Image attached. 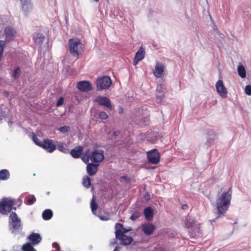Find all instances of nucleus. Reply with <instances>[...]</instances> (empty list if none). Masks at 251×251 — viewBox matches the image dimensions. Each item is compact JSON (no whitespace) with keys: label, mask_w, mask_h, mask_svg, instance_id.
I'll return each mask as SVG.
<instances>
[{"label":"nucleus","mask_w":251,"mask_h":251,"mask_svg":"<svg viewBox=\"0 0 251 251\" xmlns=\"http://www.w3.org/2000/svg\"><path fill=\"white\" fill-rule=\"evenodd\" d=\"M82 160L84 162L87 163L89 161V157H87L86 158H85V157H83L82 158Z\"/></svg>","instance_id":"obj_49"},{"label":"nucleus","mask_w":251,"mask_h":251,"mask_svg":"<svg viewBox=\"0 0 251 251\" xmlns=\"http://www.w3.org/2000/svg\"><path fill=\"white\" fill-rule=\"evenodd\" d=\"M53 215L52 211L50 209H46L42 213V218L45 220H49L51 218Z\"/></svg>","instance_id":"obj_27"},{"label":"nucleus","mask_w":251,"mask_h":251,"mask_svg":"<svg viewBox=\"0 0 251 251\" xmlns=\"http://www.w3.org/2000/svg\"><path fill=\"white\" fill-rule=\"evenodd\" d=\"M165 68L164 65L161 62H157L153 70V74L156 77H161L163 75Z\"/></svg>","instance_id":"obj_14"},{"label":"nucleus","mask_w":251,"mask_h":251,"mask_svg":"<svg viewBox=\"0 0 251 251\" xmlns=\"http://www.w3.org/2000/svg\"><path fill=\"white\" fill-rule=\"evenodd\" d=\"M33 9V6L31 2L22 5V10L25 15H28Z\"/></svg>","instance_id":"obj_23"},{"label":"nucleus","mask_w":251,"mask_h":251,"mask_svg":"<svg viewBox=\"0 0 251 251\" xmlns=\"http://www.w3.org/2000/svg\"><path fill=\"white\" fill-rule=\"evenodd\" d=\"M231 188L220 195L216 200V208L219 215L225 213L230 203L231 198Z\"/></svg>","instance_id":"obj_1"},{"label":"nucleus","mask_w":251,"mask_h":251,"mask_svg":"<svg viewBox=\"0 0 251 251\" xmlns=\"http://www.w3.org/2000/svg\"><path fill=\"white\" fill-rule=\"evenodd\" d=\"M82 45L79 40L71 39L69 41V46L70 53L75 57H78L79 52L82 49Z\"/></svg>","instance_id":"obj_4"},{"label":"nucleus","mask_w":251,"mask_h":251,"mask_svg":"<svg viewBox=\"0 0 251 251\" xmlns=\"http://www.w3.org/2000/svg\"><path fill=\"white\" fill-rule=\"evenodd\" d=\"M120 233H121L120 231L115 232L116 239L121 241V244L126 246L131 244L133 241L131 237L126 235H121Z\"/></svg>","instance_id":"obj_10"},{"label":"nucleus","mask_w":251,"mask_h":251,"mask_svg":"<svg viewBox=\"0 0 251 251\" xmlns=\"http://www.w3.org/2000/svg\"><path fill=\"white\" fill-rule=\"evenodd\" d=\"M145 55V49L141 47L136 52L134 60V65H136L138 62L144 59Z\"/></svg>","instance_id":"obj_16"},{"label":"nucleus","mask_w":251,"mask_h":251,"mask_svg":"<svg viewBox=\"0 0 251 251\" xmlns=\"http://www.w3.org/2000/svg\"><path fill=\"white\" fill-rule=\"evenodd\" d=\"M122 179H124L125 181H127L128 180V178L126 176H123L121 177Z\"/></svg>","instance_id":"obj_51"},{"label":"nucleus","mask_w":251,"mask_h":251,"mask_svg":"<svg viewBox=\"0 0 251 251\" xmlns=\"http://www.w3.org/2000/svg\"><path fill=\"white\" fill-rule=\"evenodd\" d=\"M83 185L88 188L91 186V179L89 177L86 176L83 179Z\"/></svg>","instance_id":"obj_33"},{"label":"nucleus","mask_w":251,"mask_h":251,"mask_svg":"<svg viewBox=\"0 0 251 251\" xmlns=\"http://www.w3.org/2000/svg\"><path fill=\"white\" fill-rule=\"evenodd\" d=\"M8 225L9 230L14 235L20 234L22 230L23 225L21 220L14 212L10 214Z\"/></svg>","instance_id":"obj_3"},{"label":"nucleus","mask_w":251,"mask_h":251,"mask_svg":"<svg viewBox=\"0 0 251 251\" xmlns=\"http://www.w3.org/2000/svg\"><path fill=\"white\" fill-rule=\"evenodd\" d=\"M208 134H209V135L212 136L213 137L211 138V139H214V137L216 136V134H215V132L212 130H211L209 132Z\"/></svg>","instance_id":"obj_45"},{"label":"nucleus","mask_w":251,"mask_h":251,"mask_svg":"<svg viewBox=\"0 0 251 251\" xmlns=\"http://www.w3.org/2000/svg\"><path fill=\"white\" fill-rule=\"evenodd\" d=\"M121 249V248L120 247H116L113 251H120V249Z\"/></svg>","instance_id":"obj_52"},{"label":"nucleus","mask_w":251,"mask_h":251,"mask_svg":"<svg viewBox=\"0 0 251 251\" xmlns=\"http://www.w3.org/2000/svg\"><path fill=\"white\" fill-rule=\"evenodd\" d=\"M43 149L49 152H53L56 148L53 141L50 139H45L42 143V146Z\"/></svg>","instance_id":"obj_12"},{"label":"nucleus","mask_w":251,"mask_h":251,"mask_svg":"<svg viewBox=\"0 0 251 251\" xmlns=\"http://www.w3.org/2000/svg\"><path fill=\"white\" fill-rule=\"evenodd\" d=\"M23 201L21 199H15L11 198H3L0 201V213L2 214L7 215L13 209L16 210V207H13L14 205L19 207Z\"/></svg>","instance_id":"obj_2"},{"label":"nucleus","mask_w":251,"mask_h":251,"mask_svg":"<svg viewBox=\"0 0 251 251\" xmlns=\"http://www.w3.org/2000/svg\"><path fill=\"white\" fill-rule=\"evenodd\" d=\"M238 75L242 78H245L246 76V73L245 67L243 65H239L237 68Z\"/></svg>","instance_id":"obj_30"},{"label":"nucleus","mask_w":251,"mask_h":251,"mask_svg":"<svg viewBox=\"0 0 251 251\" xmlns=\"http://www.w3.org/2000/svg\"><path fill=\"white\" fill-rule=\"evenodd\" d=\"M52 246L54 248L56 249V250L57 251H60V250H61L60 247L59 245L56 242H54L52 244Z\"/></svg>","instance_id":"obj_43"},{"label":"nucleus","mask_w":251,"mask_h":251,"mask_svg":"<svg viewBox=\"0 0 251 251\" xmlns=\"http://www.w3.org/2000/svg\"><path fill=\"white\" fill-rule=\"evenodd\" d=\"M97 204L95 202H94V199H92V200L91 201V208L93 214H95V211L97 210Z\"/></svg>","instance_id":"obj_37"},{"label":"nucleus","mask_w":251,"mask_h":251,"mask_svg":"<svg viewBox=\"0 0 251 251\" xmlns=\"http://www.w3.org/2000/svg\"><path fill=\"white\" fill-rule=\"evenodd\" d=\"M181 207L183 210H187L188 208V205L185 204H182Z\"/></svg>","instance_id":"obj_48"},{"label":"nucleus","mask_w":251,"mask_h":251,"mask_svg":"<svg viewBox=\"0 0 251 251\" xmlns=\"http://www.w3.org/2000/svg\"><path fill=\"white\" fill-rule=\"evenodd\" d=\"M10 177V174L7 170L3 169L0 171V179L5 180Z\"/></svg>","instance_id":"obj_28"},{"label":"nucleus","mask_w":251,"mask_h":251,"mask_svg":"<svg viewBox=\"0 0 251 251\" xmlns=\"http://www.w3.org/2000/svg\"><path fill=\"white\" fill-rule=\"evenodd\" d=\"M100 219L102 221H107L108 220V218L106 216H100Z\"/></svg>","instance_id":"obj_47"},{"label":"nucleus","mask_w":251,"mask_h":251,"mask_svg":"<svg viewBox=\"0 0 251 251\" xmlns=\"http://www.w3.org/2000/svg\"><path fill=\"white\" fill-rule=\"evenodd\" d=\"M99 166V164L88 163L87 166V172L88 174L90 176L95 175L97 172Z\"/></svg>","instance_id":"obj_21"},{"label":"nucleus","mask_w":251,"mask_h":251,"mask_svg":"<svg viewBox=\"0 0 251 251\" xmlns=\"http://www.w3.org/2000/svg\"><path fill=\"white\" fill-rule=\"evenodd\" d=\"M245 92L247 95L251 96V85H247L245 89Z\"/></svg>","instance_id":"obj_41"},{"label":"nucleus","mask_w":251,"mask_h":251,"mask_svg":"<svg viewBox=\"0 0 251 251\" xmlns=\"http://www.w3.org/2000/svg\"><path fill=\"white\" fill-rule=\"evenodd\" d=\"M32 245L30 243H27L23 245L22 247L23 251H36Z\"/></svg>","instance_id":"obj_32"},{"label":"nucleus","mask_w":251,"mask_h":251,"mask_svg":"<svg viewBox=\"0 0 251 251\" xmlns=\"http://www.w3.org/2000/svg\"><path fill=\"white\" fill-rule=\"evenodd\" d=\"M95 101L101 105L104 106L110 109H112L111 101L107 97L99 96L96 98Z\"/></svg>","instance_id":"obj_11"},{"label":"nucleus","mask_w":251,"mask_h":251,"mask_svg":"<svg viewBox=\"0 0 251 251\" xmlns=\"http://www.w3.org/2000/svg\"><path fill=\"white\" fill-rule=\"evenodd\" d=\"M140 216V213L139 212L136 211L133 213L130 216V219L132 221H135Z\"/></svg>","instance_id":"obj_38"},{"label":"nucleus","mask_w":251,"mask_h":251,"mask_svg":"<svg viewBox=\"0 0 251 251\" xmlns=\"http://www.w3.org/2000/svg\"><path fill=\"white\" fill-rule=\"evenodd\" d=\"M21 73V69L19 67H17L13 71L12 77L15 79L19 78Z\"/></svg>","instance_id":"obj_34"},{"label":"nucleus","mask_w":251,"mask_h":251,"mask_svg":"<svg viewBox=\"0 0 251 251\" xmlns=\"http://www.w3.org/2000/svg\"><path fill=\"white\" fill-rule=\"evenodd\" d=\"M83 151V148L81 146H77L73 149L71 152V155L75 158H78L80 157Z\"/></svg>","instance_id":"obj_22"},{"label":"nucleus","mask_w":251,"mask_h":251,"mask_svg":"<svg viewBox=\"0 0 251 251\" xmlns=\"http://www.w3.org/2000/svg\"><path fill=\"white\" fill-rule=\"evenodd\" d=\"M33 39L35 43L41 47L43 42L45 40V36L42 33H37L35 35Z\"/></svg>","instance_id":"obj_25"},{"label":"nucleus","mask_w":251,"mask_h":251,"mask_svg":"<svg viewBox=\"0 0 251 251\" xmlns=\"http://www.w3.org/2000/svg\"><path fill=\"white\" fill-rule=\"evenodd\" d=\"M99 117L102 120H106L108 118V116L107 113L104 111H101L99 114Z\"/></svg>","instance_id":"obj_39"},{"label":"nucleus","mask_w":251,"mask_h":251,"mask_svg":"<svg viewBox=\"0 0 251 251\" xmlns=\"http://www.w3.org/2000/svg\"><path fill=\"white\" fill-rule=\"evenodd\" d=\"M116 231L115 232H117V231H120V235H126L125 234L126 233L128 232L129 231L131 230V228L126 229L123 227V225L120 223H117L115 225V226Z\"/></svg>","instance_id":"obj_24"},{"label":"nucleus","mask_w":251,"mask_h":251,"mask_svg":"<svg viewBox=\"0 0 251 251\" xmlns=\"http://www.w3.org/2000/svg\"><path fill=\"white\" fill-rule=\"evenodd\" d=\"M215 30L217 39L219 40L220 42H222V40L224 39L225 35L221 33L217 29V28H216Z\"/></svg>","instance_id":"obj_36"},{"label":"nucleus","mask_w":251,"mask_h":251,"mask_svg":"<svg viewBox=\"0 0 251 251\" xmlns=\"http://www.w3.org/2000/svg\"><path fill=\"white\" fill-rule=\"evenodd\" d=\"M149 162L153 164H157L160 160V154L156 149H153L147 152Z\"/></svg>","instance_id":"obj_7"},{"label":"nucleus","mask_w":251,"mask_h":251,"mask_svg":"<svg viewBox=\"0 0 251 251\" xmlns=\"http://www.w3.org/2000/svg\"><path fill=\"white\" fill-rule=\"evenodd\" d=\"M215 87L218 94L221 97L224 99L227 97V91L222 80H219L217 82Z\"/></svg>","instance_id":"obj_9"},{"label":"nucleus","mask_w":251,"mask_h":251,"mask_svg":"<svg viewBox=\"0 0 251 251\" xmlns=\"http://www.w3.org/2000/svg\"><path fill=\"white\" fill-rule=\"evenodd\" d=\"M77 88L83 92H88L92 90V86L91 83L87 81H81L77 83Z\"/></svg>","instance_id":"obj_15"},{"label":"nucleus","mask_w":251,"mask_h":251,"mask_svg":"<svg viewBox=\"0 0 251 251\" xmlns=\"http://www.w3.org/2000/svg\"><path fill=\"white\" fill-rule=\"evenodd\" d=\"M112 81L110 77L104 76L98 78L96 81V84L98 90L106 89L110 87Z\"/></svg>","instance_id":"obj_5"},{"label":"nucleus","mask_w":251,"mask_h":251,"mask_svg":"<svg viewBox=\"0 0 251 251\" xmlns=\"http://www.w3.org/2000/svg\"><path fill=\"white\" fill-rule=\"evenodd\" d=\"M117 133H118L117 132H115L114 134L116 136V135H117Z\"/></svg>","instance_id":"obj_55"},{"label":"nucleus","mask_w":251,"mask_h":251,"mask_svg":"<svg viewBox=\"0 0 251 251\" xmlns=\"http://www.w3.org/2000/svg\"><path fill=\"white\" fill-rule=\"evenodd\" d=\"M115 244H117V241L116 239H114L113 241H111L110 243V244L111 245H114Z\"/></svg>","instance_id":"obj_50"},{"label":"nucleus","mask_w":251,"mask_h":251,"mask_svg":"<svg viewBox=\"0 0 251 251\" xmlns=\"http://www.w3.org/2000/svg\"><path fill=\"white\" fill-rule=\"evenodd\" d=\"M199 223L197 222L195 218L192 216L188 215L186 217L185 225L186 227L190 229L192 227L195 226L196 225L199 224Z\"/></svg>","instance_id":"obj_20"},{"label":"nucleus","mask_w":251,"mask_h":251,"mask_svg":"<svg viewBox=\"0 0 251 251\" xmlns=\"http://www.w3.org/2000/svg\"><path fill=\"white\" fill-rule=\"evenodd\" d=\"M143 119L142 118H140V122L138 124H140L141 125H142V123H143Z\"/></svg>","instance_id":"obj_54"},{"label":"nucleus","mask_w":251,"mask_h":251,"mask_svg":"<svg viewBox=\"0 0 251 251\" xmlns=\"http://www.w3.org/2000/svg\"><path fill=\"white\" fill-rule=\"evenodd\" d=\"M57 148L59 151L64 153H68L69 152V150L67 148L66 146L62 143L57 144Z\"/></svg>","instance_id":"obj_31"},{"label":"nucleus","mask_w":251,"mask_h":251,"mask_svg":"<svg viewBox=\"0 0 251 251\" xmlns=\"http://www.w3.org/2000/svg\"><path fill=\"white\" fill-rule=\"evenodd\" d=\"M219 217H220V216H217L214 219L210 220V222H211V223L213 222H214L216 219L219 218Z\"/></svg>","instance_id":"obj_53"},{"label":"nucleus","mask_w":251,"mask_h":251,"mask_svg":"<svg viewBox=\"0 0 251 251\" xmlns=\"http://www.w3.org/2000/svg\"><path fill=\"white\" fill-rule=\"evenodd\" d=\"M189 233L192 237H198L201 236V230L200 229V224L196 225L195 226L189 229Z\"/></svg>","instance_id":"obj_19"},{"label":"nucleus","mask_w":251,"mask_h":251,"mask_svg":"<svg viewBox=\"0 0 251 251\" xmlns=\"http://www.w3.org/2000/svg\"><path fill=\"white\" fill-rule=\"evenodd\" d=\"M32 140L38 146L41 147L43 142L40 141L39 139L36 137V134L34 133H32Z\"/></svg>","instance_id":"obj_35"},{"label":"nucleus","mask_w":251,"mask_h":251,"mask_svg":"<svg viewBox=\"0 0 251 251\" xmlns=\"http://www.w3.org/2000/svg\"><path fill=\"white\" fill-rule=\"evenodd\" d=\"M104 151L101 150H96L93 151L90 157L92 162L99 163L104 159Z\"/></svg>","instance_id":"obj_8"},{"label":"nucleus","mask_w":251,"mask_h":251,"mask_svg":"<svg viewBox=\"0 0 251 251\" xmlns=\"http://www.w3.org/2000/svg\"><path fill=\"white\" fill-rule=\"evenodd\" d=\"M166 91L164 87L162 85H158L156 88V101L160 103L165 97Z\"/></svg>","instance_id":"obj_13"},{"label":"nucleus","mask_w":251,"mask_h":251,"mask_svg":"<svg viewBox=\"0 0 251 251\" xmlns=\"http://www.w3.org/2000/svg\"><path fill=\"white\" fill-rule=\"evenodd\" d=\"M144 213L145 216V218L148 220H150L152 219L153 216V211L151 208L150 207H148L146 208L144 210Z\"/></svg>","instance_id":"obj_26"},{"label":"nucleus","mask_w":251,"mask_h":251,"mask_svg":"<svg viewBox=\"0 0 251 251\" xmlns=\"http://www.w3.org/2000/svg\"><path fill=\"white\" fill-rule=\"evenodd\" d=\"M142 230L147 235H151L155 229V226L150 223H145L142 225Z\"/></svg>","instance_id":"obj_17"},{"label":"nucleus","mask_w":251,"mask_h":251,"mask_svg":"<svg viewBox=\"0 0 251 251\" xmlns=\"http://www.w3.org/2000/svg\"><path fill=\"white\" fill-rule=\"evenodd\" d=\"M64 101V99L62 97H60L57 101L56 106L59 107L63 104Z\"/></svg>","instance_id":"obj_42"},{"label":"nucleus","mask_w":251,"mask_h":251,"mask_svg":"<svg viewBox=\"0 0 251 251\" xmlns=\"http://www.w3.org/2000/svg\"><path fill=\"white\" fill-rule=\"evenodd\" d=\"M93 0L96 1V2H98L99 0Z\"/></svg>","instance_id":"obj_56"},{"label":"nucleus","mask_w":251,"mask_h":251,"mask_svg":"<svg viewBox=\"0 0 251 251\" xmlns=\"http://www.w3.org/2000/svg\"><path fill=\"white\" fill-rule=\"evenodd\" d=\"M28 239L32 245H36L41 242L42 238L39 233H32L28 236Z\"/></svg>","instance_id":"obj_18"},{"label":"nucleus","mask_w":251,"mask_h":251,"mask_svg":"<svg viewBox=\"0 0 251 251\" xmlns=\"http://www.w3.org/2000/svg\"><path fill=\"white\" fill-rule=\"evenodd\" d=\"M144 198L146 200H149L150 199V195L148 193L145 194Z\"/></svg>","instance_id":"obj_46"},{"label":"nucleus","mask_w":251,"mask_h":251,"mask_svg":"<svg viewBox=\"0 0 251 251\" xmlns=\"http://www.w3.org/2000/svg\"><path fill=\"white\" fill-rule=\"evenodd\" d=\"M70 129V127L67 126H61L59 128V131L63 133H65L68 132Z\"/></svg>","instance_id":"obj_40"},{"label":"nucleus","mask_w":251,"mask_h":251,"mask_svg":"<svg viewBox=\"0 0 251 251\" xmlns=\"http://www.w3.org/2000/svg\"><path fill=\"white\" fill-rule=\"evenodd\" d=\"M36 201L34 196L29 195L25 199V202L26 204L31 205H32Z\"/></svg>","instance_id":"obj_29"},{"label":"nucleus","mask_w":251,"mask_h":251,"mask_svg":"<svg viewBox=\"0 0 251 251\" xmlns=\"http://www.w3.org/2000/svg\"><path fill=\"white\" fill-rule=\"evenodd\" d=\"M20 1L22 5L31 2V0H20Z\"/></svg>","instance_id":"obj_44"},{"label":"nucleus","mask_w":251,"mask_h":251,"mask_svg":"<svg viewBox=\"0 0 251 251\" xmlns=\"http://www.w3.org/2000/svg\"><path fill=\"white\" fill-rule=\"evenodd\" d=\"M4 34L5 37V41L10 42L15 39L17 35V31L14 27L8 26L5 28Z\"/></svg>","instance_id":"obj_6"}]
</instances>
